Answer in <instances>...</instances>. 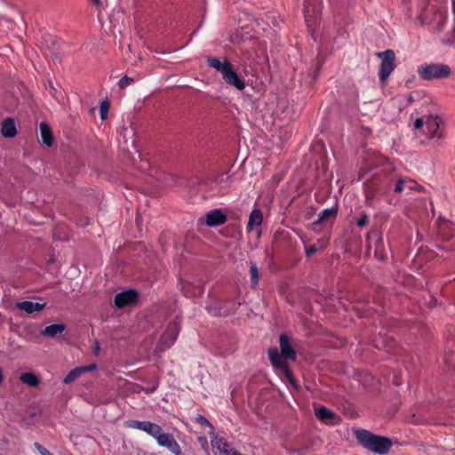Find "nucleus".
I'll use <instances>...</instances> for the list:
<instances>
[{"mask_svg":"<svg viewBox=\"0 0 455 455\" xmlns=\"http://www.w3.org/2000/svg\"><path fill=\"white\" fill-rule=\"evenodd\" d=\"M133 82V78L132 77H129L127 76H123L119 81H118V86L120 89H124L126 86H128L129 84H131Z\"/></svg>","mask_w":455,"mask_h":455,"instance_id":"obj_33","label":"nucleus"},{"mask_svg":"<svg viewBox=\"0 0 455 455\" xmlns=\"http://www.w3.org/2000/svg\"><path fill=\"white\" fill-rule=\"evenodd\" d=\"M438 235L443 241H449L455 237V224L449 220H443L439 223Z\"/></svg>","mask_w":455,"mask_h":455,"instance_id":"obj_16","label":"nucleus"},{"mask_svg":"<svg viewBox=\"0 0 455 455\" xmlns=\"http://www.w3.org/2000/svg\"><path fill=\"white\" fill-rule=\"evenodd\" d=\"M80 369H82V373L84 372H87V371H90L92 370H94L96 369V365L95 364H90V365H85V366H80Z\"/></svg>","mask_w":455,"mask_h":455,"instance_id":"obj_38","label":"nucleus"},{"mask_svg":"<svg viewBox=\"0 0 455 455\" xmlns=\"http://www.w3.org/2000/svg\"><path fill=\"white\" fill-rule=\"evenodd\" d=\"M195 421L202 426L210 427L212 431L214 430L212 424L204 415L197 414L195 417Z\"/></svg>","mask_w":455,"mask_h":455,"instance_id":"obj_32","label":"nucleus"},{"mask_svg":"<svg viewBox=\"0 0 455 455\" xmlns=\"http://www.w3.org/2000/svg\"><path fill=\"white\" fill-rule=\"evenodd\" d=\"M323 0H304L303 13L308 28L312 27L322 13Z\"/></svg>","mask_w":455,"mask_h":455,"instance_id":"obj_10","label":"nucleus"},{"mask_svg":"<svg viewBox=\"0 0 455 455\" xmlns=\"http://www.w3.org/2000/svg\"><path fill=\"white\" fill-rule=\"evenodd\" d=\"M45 307L46 303L33 302L30 300H23L16 304L17 308L25 311L29 315L36 312H39L43 310Z\"/></svg>","mask_w":455,"mask_h":455,"instance_id":"obj_17","label":"nucleus"},{"mask_svg":"<svg viewBox=\"0 0 455 455\" xmlns=\"http://www.w3.org/2000/svg\"><path fill=\"white\" fill-rule=\"evenodd\" d=\"M126 426L131 428L139 429L146 432L148 435L155 437L156 434L161 430V427L151 421H140L137 419H132L126 422Z\"/></svg>","mask_w":455,"mask_h":455,"instance_id":"obj_13","label":"nucleus"},{"mask_svg":"<svg viewBox=\"0 0 455 455\" xmlns=\"http://www.w3.org/2000/svg\"><path fill=\"white\" fill-rule=\"evenodd\" d=\"M109 103L107 100L101 101L100 105V116L102 120L107 119L108 115Z\"/></svg>","mask_w":455,"mask_h":455,"instance_id":"obj_30","label":"nucleus"},{"mask_svg":"<svg viewBox=\"0 0 455 455\" xmlns=\"http://www.w3.org/2000/svg\"><path fill=\"white\" fill-rule=\"evenodd\" d=\"M369 215L365 212H362L359 214V217L355 220V224L357 227H365L369 223Z\"/></svg>","mask_w":455,"mask_h":455,"instance_id":"obj_31","label":"nucleus"},{"mask_svg":"<svg viewBox=\"0 0 455 455\" xmlns=\"http://www.w3.org/2000/svg\"><path fill=\"white\" fill-rule=\"evenodd\" d=\"M441 124V117L437 114L429 113L416 118L413 123V128L419 133L425 134L428 140H439L443 137Z\"/></svg>","mask_w":455,"mask_h":455,"instance_id":"obj_3","label":"nucleus"},{"mask_svg":"<svg viewBox=\"0 0 455 455\" xmlns=\"http://www.w3.org/2000/svg\"><path fill=\"white\" fill-rule=\"evenodd\" d=\"M315 416L322 421H327L334 419L336 414L327 407L321 405L319 408L315 409Z\"/></svg>","mask_w":455,"mask_h":455,"instance_id":"obj_26","label":"nucleus"},{"mask_svg":"<svg viewBox=\"0 0 455 455\" xmlns=\"http://www.w3.org/2000/svg\"><path fill=\"white\" fill-rule=\"evenodd\" d=\"M212 444L215 455H233V452H235L228 449V444L222 438H216L212 441Z\"/></svg>","mask_w":455,"mask_h":455,"instance_id":"obj_20","label":"nucleus"},{"mask_svg":"<svg viewBox=\"0 0 455 455\" xmlns=\"http://www.w3.org/2000/svg\"><path fill=\"white\" fill-rule=\"evenodd\" d=\"M240 305L235 299H214L206 302L205 309L213 317H225L235 313Z\"/></svg>","mask_w":455,"mask_h":455,"instance_id":"obj_4","label":"nucleus"},{"mask_svg":"<svg viewBox=\"0 0 455 455\" xmlns=\"http://www.w3.org/2000/svg\"><path fill=\"white\" fill-rule=\"evenodd\" d=\"M338 214V205L335 204L330 208L323 210L319 214L318 218L313 222L314 225H319L328 220H335Z\"/></svg>","mask_w":455,"mask_h":455,"instance_id":"obj_19","label":"nucleus"},{"mask_svg":"<svg viewBox=\"0 0 455 455\" xmlns=\"http://www.w3.org/2000/svg\"><path fill=\"white\" fill-rule=\"evenodd\" d=\"M82 369L80 367H76L73 370H71L63 379V382L65 384H69L76 380L77 378H79L82 374Z\"/></svg>","mask_w":455,"mask_h":455,"instance_id":"obj_29","label":"nucleus"},{"mask_svg":"<svg viewBox=\"0 0 455 455\" xmlns=\"http://www.w3.org/2000/svg\"><path fill=\"white\" fill-rule=\"evenodd\" d=\"M50 39H51V43H52V47L49 50L51 51V53L52 55H54L55 57H58V51L55 48V44H56L57 41L55 38L51 37Z\"/></svg>","mask_w":455,"mask_h":455,"instance_id":"obj_37","label":"nucleus"},{"mask_svg":"<svg viewBox=\"0 0 455 455\" xmlns=\"http://www.w3.org/2000/svg\"><path fill=\"white\" fill-rule=\"evenodd\" d=\"M39 129L42 142L47 147H52L53 137L50 126L45 122H42L39 124Z\"/></svg>","mask_w":455,"mask_h":455,"instance_id":"obj_23","label":"nucleus"},{"mask_svg":"<svg viewBox=\"0 0 455 455\" xmlns=\"http://www.w3.org/2000/svg\"><path fill=\"white\" fill-rule=\"evenodd\" d=\"M317 251V248L315 245H310L308 247H306V256L307 257H311L313 256Z\"/></svg>","mask_w":455,"mask_h":455,"instance_id":"obj_36","label":"nucleus"},{"mask_svg":"<svg viewBox=\"0 0 455 455\" xmlns=\"http://www.w3.org/2000/svg\"><path fill=\"white\" fill-rule=\"evenodd\" d=\"M413 101L412 96L408 97V102L411 103Z\"/></svg>","mask_w":455,"mask_h":455,"instance_id":"obj_41","label":"nucleus"},{"mask_svg":"<svg viewBox=\"0 0 455 455\" xmlns=\"http://www.w3.org/2000/svg\"><path fill=\"white\" fill-rule=\"evenodd\" d=\"M92 3H93L96 6H100V5L101 4L100 0H92Z\"/></svg>","mask_w":455,"mask_h":455,"instance_id":"obj_39","label":"nucleus"},{"mask_svg":"<svg viewBox=\"0 0 455 455\" xmlns=\"http://www.w3.org/2000/svg\"><path fill=\"white\" fill-rule=\"evenodd\" d=\"M180 329L181 320L176 316L168 323L165 331L162 334L156 346L157 350L163 352L172 347L177 340Z\"/></svg>","mask_w":455,"mask_h":455,"instance_id":"obj_6","label":"nucleus"},{"mask_svg":"<svg viewBox=\"0 0 455 455\" xmlns=\"http://www.w3.org/2000/svg\"><path fill=\"white\" fill-rule=\"evenodd\" d=\"M269 361L273 368L279 373L283 374L288 381L294 387L297 386L292 371L287 362L288 357H284L275 347L269 348L267 351Z\"/></svg>","mask_w":455,"mask_h":455,"instance_id":"obj_7","label":"nucleus"},{"mask_svg":"<svg viewBox=\"0 0 455 455\" xmlns=\"http://www.w3.org/2000/svg\"><path fill=\"white\" fill-rule=\"evenodd\" d=\"M259 272L255 262H250V281L251 288L255 289L259 284Z\"/></svg>","mask_w":455,"mask_h":455,"instance_id":"obj_28","label":"nucleus"},{"mask_svg":"<svg viewBox=\"0 0 455 455\" xmlns=\"http://www.w3.org/2000/svg\"><path fill=\"white\" fill-rule=\"evenodd\" d=\"M4 380V374H3V371L0 370V384L3 382Z\"/></svg>","mask_w":455,"mask_h":455,"instance_id":"obj_40","label":"nucleus"},{"mask_svg":"<svg viewBox=\"0 0 455 455\" xmlns=\"http://www.w3.org/2000/svg\"><path fill=\"white\" fill-rule=\"evenodd\" d=\"M279 344L282 354L284 357H288L291 360L295 361L297 357V354L295 349L291 345L290 338L286 333H282L279 337Z\"/></svg>","mask_w":455,"mask_h":455,"instance_id":"obj_15","label":"nucleus"},{"mask_svg":"<svg viewBox=\"0 0 455 455\" xmlns=\"http://www.w3.org/2000/svg\"><path fill=\"white\" fill-rule=\"evenodd\" d=\"M227 215L221 209H214L205 214V224L208 227H218L227 221Z\"/></svg>","mask_w":455,"mask_h":455,"instance_id":"obj_14","label":"nucleus"},{"mask_svg":"<svg viewBox=\"0 0 455 455\" xmlns=\"http://www.w3.org/2000/svg\"><path fill=\"white\" fill-rule=\"evenodd\" d=\"M66 330V325L63 323H52L46 326L42 331V335L52 339L58 338Z\"/></svg>","mask_w":455,"mask_h":455,"instance_id":"obj_21","label":"nucleus"},{"mask_svg":"<svg viewBox=\"0 0 455 455\" xmlns=\"http://www.w3.org/2000/svg\"><path fill=\"white\" fill-rule=\"evenodd\" d=\"M451 73L450 66L444 63H424L418 67V74L422 80L443 79Z\"/></svg>","mask_w":455,"mask_h":455,"instance_id":"obj_5","label":"nucleus"},{"mask_svg":"<svg viewBox=\"0 0 455 455\" xmlns=\"http://www.w3.org/2000/svg\"><path fill=\"white\" fill-rule=\"evenodd\" d=\"M407 181L404 179H399L395 185V192L401 193L404 190Z\"/></svg>","mask_w":455,"mask_h":455,"instance_id":"obj_34","label":"nucleus"},{"mask_svg":"<svg viewBox=\"0 0 455 455\" xmlns=\"http://www.w3.org/2000/svg\"><path fill=\"white\" fill-rule=\"evenodd\" d=\"M377 56L381 60L379 78L381 83H385L396 67L395 53L393 50L387 49L378 52Z\"/></svg>","mask_w":455,"mask_h":455,"instance_id":"obj_9","label":"nucleus"},{"mask_svg":"<svg viewBox=\"0 0 455 455\" xmlns=\"http://www.w3.org/2000/svg\"><path fill=\"white\" fill-rule=\"evenodd\" d=\"M366 243L369 251L373 249L376 259L379 260H385L387 259L383 234L379 228H371V229L367 233Z\"/></svg>","mask_w":455,"mask_h":455,"instance_id":"obj_8","label":"nucleus"},{"mask_svg":"<svg viewBox=\"0 0 455 455\" xmlns=\"http://www.w3.org/2000/svg\"><path fill=\"white\" fill-rule=\"evenodd\" d=\"M154 438L156 440L159 446L165 447L174 455H181V449L172 434L164 433L161 427V430H159V433L156 434Z\"/></svg>","mask_w":455,"mask_h":455,"instance_id":"obj_11","label":"nucleus"},{"mask_svg":"<svg viewBox=\"0 0 455 455\" xmlns=\"http://www.w3.org/2000/svg\"><path fill=\"white\" fill-rule=\"evenodd\" d=\"M262 212L258 208L253 209L249 215V220L246 227L247 231L251 232L254 227H259L262 224Z\"/></svg>","mask_w":455,"mask_h":455,"instance_id":"obj_22","label":"nucleus"},{"mask_svg":"<svg viewBox=\"0 0 455 455\" xmlns=\"http://www.w3.org/2000/svg\"><path fill=\"white\" fill-rule=\"evenodd\" d=\"M209 67L221 74L224 82L238 91H243L246 86L245 79L239 75L234 66L227 60L223 61L215 57H209L206 60Z\"/></svg>","mask_w":455,"mask_h":455,"instance_id":"obj_2","label":"nucleus"},{"mask_svg":"<svg viewBox=\"0 0 455 455\" xmlns=\"http://www.w3.org/2000/svg\"><path fill=\"white\" fill-rule=\"evenodd\" d=\"M182 291L188 298L201 296L204 293V285L198 284L194 287L190 283H186L182 284Z\"/></svg>","mask_w":455,"mask_h":455,"instance_id":"obj_24","label":"nucleus"},{"mask_svg":"<svg viewBox=\"0 0 455 455\" xmlns=\"http://www.w3.org/2000/svg\"><path fill=\"white\" fill-rule=\"evenodd\" d=\"M294 444H295V447H286L287 452L291 455H295V454L305 455L306 452L309 450L310 445H311L309 443H307L304 445L300 444L299 437L294 440Z\"/></svg>","mask_w":455,"mask_h":455,"instance_id":"obj_25","label":"nucleus"},{"mask_svg":"<svg viewBox=\"0 0 455 455\" xmlns=\"http://www.w3.org/2000/svg\"><path fill=\"white\" fill-rule=\"evenodd\" d=\"M138 298L139 292L134 289L121 291L115 296V306L117 308H123L126 306H130L136 303Z\"/></svg>","mask_w":455,"mask_h":455,"instance_id":"obj_12","label":"nucleus"},{"mask_svg":"<svg viewBox=\"0 0 455 455\" xmlns=\"http://www.w3.org/2000/svg\"><path fill=\"white\" fill-rule=\"evenodd\" d=\"M20 379L29 387H36L40 383L39 378L33 372L21 373Z\"/></svg>","mask_w":455,"mask_h":455,"instance_id":"obj_27","label":"nucleus"},{"mask_svg":"<svg viewBox=\"0 0 455 455\" xmlns=\"http://www.w3.org/2000/svg\"><path fill=\"white\" fill-rule=\"evenodd\" d=\"M1 133L4 138L11 139L16 136L17 128L13 118L7 117L3 121Z\"/></svg>","mask_w":455,"mask_h":455,"instance_id":"obj_18","label":"nucleus"},{"mask_svg":"<svg viewBox=\"0 0 455 455\" xmlns=\"http://www.w3.org/2000/svg\"><path fill=\"white\" fill-rule=\"evenodd\" d=\"M354 435L357 443L365 450L379 455L387 454L393 446L389 437L373 434L363 428L354 430Z\"/></svg>","mask_w":455,"mask_h":455,"instance_id":"obj_1","label":"nucleus"},{"mask_svg":"<svg viewBox=\"0 0 455 455\" xmlns=\"http://www.w3.org/2000/svg\"><path fill=\"white\" fill-rule=\"evenodd\" d=\"M45 88L46 90L49 91V93L51 95H52L54 98H57V90L55 89V87L53 86V84L52 81H47V84H45Z\"/></svg>","mask_w":455,"mask_h":455,"instance_id":"obj_35","label":"nucleus"},{"mask_svg":"<svg viewBox=\"0 0 455 455\" xmlns=\"http://www.w3.org/2000/svg\"><path fill=\"white\" fill-rule=\"evenodd\" d=\"M154 390H155V388H152V389H150V390H148V391H147V392H148V393H151V392H153Z\"/></svg>","mask_w":455,"mask_h":455,"instance_id":"obj_42","label":"nucleus"}]
</instances>
